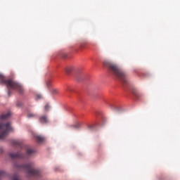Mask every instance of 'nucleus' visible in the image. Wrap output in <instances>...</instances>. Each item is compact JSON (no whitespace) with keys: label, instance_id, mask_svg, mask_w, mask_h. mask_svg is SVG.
I'll return each mask as SVG.
<instances>
[{"label":"nucleus","instance_id":"obj_14","mask_svg":"<svg viewBox=\"0 0 180 180\" xmlns=\"http://www.w3.org/2000/svg\"><path fill=\"white\" fill-rule=\"evenodd\" d=\"M51 92H52V94H53V95H57V94H58V89H53L52 91H51Z\"/></svg>","mask_w":180,"mask_h":180},{"label":"nucleus","instance_id":"obj_9","mask_svg":"<svg viewBox=\"0 0 180 180\" xmlns=\"http://www.w3.org/2000/svg\"><path fill=\"white\" fill-rule=\"evenodd\" d=\"M11 112H8L7 114L2 115L0 117L1 120H6V119H9L11 117Z\"/></svg>","mask_w":180,"mask_h":180},{"label":"nucleus","instance_id":"obj_19","mask_svg":"<svg viewBox=\"0 0 180 180\" xmlns=\"http://www.w3.org/2000/svg\"><path fill=\"white\" fill-rule=\"evenodd\" d=\"M4 152V149H2V148H0V153H3Z\"/></svg>","mask_w":180,"mask_h":180},{"label":"nucleus","instance_id":"obj_1","mask_svg":"<svg viewBox=\"0 0 180 180\" xmlns=\"http://www.w3.org/2000/svg\"><path fill=\"white\" fill-rule=\"evenodd\" d=\"M104 67L108 68L109 71L112 73L114 77H116L123 84H127V79H126V72L123 70L118 68L117 65L109 61H103Z\"/></svg>","mask_w":180,"mask_h":180},{"label":"nucleus","instance_id":"obj_18","mask_svg":"<svg viewBox=\"0 0 180 180\" xmlns=\"http://www.w3.org/2000/svg\"><path fill=\"white\" fill-rule=\"evenodd\" d=\"M73 127H75V129H78V127H79V124H76Z\"/></svg>","mask_w":180,"mask_h":180},{"label":"nucleus","instance_id":"obj_15","mask_svg":"<svg viewBox=\"0 0 180 180\" xmlns=\"http://www.w3.org/2000/svg\"><path fill=\"white\" fill-rule=\"evenodd\" d=\"M5 175H6V173H5L4 171L0 170V179L1 178H2L3 176H5Z\"/></svg>","mask_w":180,"mask_h":180},{"label":"nucleus","instance_id":"obj_7","mask_svg":"<svg viewBox=\"0 0 180 180\" xmlns=\"http://www.w3.org/2000/svg\"><path fill=\"white\" fill-rule=\"evenodd\" d=\"M40 123H49V119L47 118V116L43 115L39 117V119Z\"/></svg>","mask_w":180,"mask_h":180},{"label":"nucleus","instance_id":"obj_4","mask_svg":"<svg viewBox=\"0 0 180 180\" xmlns=\"http://www.w3.org/2000/svg\"><path fill=\"white\" fill-rule=\"evenodd\" d=\"M12 129L11 123L0 124V140H2L9 134V131Z\"/></svg>","mask_w":180,"mask_h":180},{"label":"nucleus","instance_id":"obj_6","mask_svg":"<svg viewBox=\"0 0 180 180\" xmlns=\"http://www.w3.org/2000/svg\"><path fill=\"white\" fill-rule=\"evenodd\" d=\"M12 143H13V146H15V147H20V148H23V143H22V141H18V140H13Z\"/></svg>","mask_w":180,"mask_h":180},{"label":"nucleus","instance_id":"obj_13","mask_svg":"<svg viewBox=\"0 0 180 180\" xmlns=\"http://www.w3.org/2000/svg\"><path fill=\"white\" fill-rule=\"evenodd\" d=\"M65 70L67 74H70V72L72 71V66L67 67Z\"/></svg>","mask_w":180,"mask_h":180},{"label":"nucleus","instance_id":"obj_5","mask_svg":"<svg viewBox=\"0 0 180 180\" xmlns=\"http://www.w3.org/2000/svg\"><path fill=\"white\" fill-rule=\"evenodd\" d=\"M10 157L11 158H25V155H23L20 153H11Z\"/></svg>","mask_w":180,"mask_h":180},{"label":"nucleus","instance_id":"obj_12","mask_svg":"<svg viewBox=\"0 0 180 180\" xmlns=\"http://www.w3.org/2000/svg\"><path fill=\"white\" fill-rule=\"evenodd\" d=\"M35 139L38 143H43V141H44V137L41 136H36Z\"/></svg>","mask_w":180,"mask_h":180},{"label":"nucleus","instance_id":"obj_2","mask_svg":"<svg viewBox=\"0 0 180 180\" xmlns=\"http://www.w3.org/2000/svg\"><path fill=\"white\" fill-rule=\"evenodd\" d=\"M0 82L7 86L8 89V96H11V89H14L15 91H18L20 94H23L24 89L22 85L12 79H5V77L1 74H0Z\"/></svg>","mask_w":180,"mask_h":180},{"label":"nucleus","instance_id":"obj_17","mask_svg":"<svg viewBox=\"0 0 180 180\" xmlns=\"http://www.w3.org/2000/svg\"><path fill=\"white\" fill-rule=\"evenodd\" d=\"M46 86H48V88H50V86H51V83L49 82H46Z\"/></svg>","mask_w":180,"mask_h":180},{"label":"nucleus","instance_id":"obj_10","mask_svg":"<svg viewBox=\"0 0 180 180\" xmlns=\"http://www.w3.org/2000/svg\"><path fill=\"white\" fill-rule=\"evenodd\" d=\"M27 155H34V154H36V150H34L32 148H28L27 150Z\"/></svg>","mask_w":180,"mask_h":180},{"label":"nucleus","instance_id":"obj_3","mask_svg":"<svg viewBox=\"0 0 180 180\" xmlns=\"http://www.w3.org/2000/svg\"><path fill=\"white\" fill-rule=\"evenodd\" d=\"M14 167L18 169H24L30 176H40V171L34 169V165L32 162L22 165L15 163Z\"/></svg>","mask_w":180,"mask_h":180},{"label":"nucleus","instance_id":"obj_20","mask_svg":"<svg viewBox=\"0 0 180 180\" xmlns=\"http://www.w3.org/2000/svg\"><path fill=\"white\" fill-rule=\"evenodd\" d=\"M41 97V96H38V98H40Z\"/></svg>","mask_w":180,"mask_h":180},{"label":"nucleus","instance_id":"obj_11","mask_svg":"<svg viewBox=\"0 0 180 180\" xmlns=\"http://www.w3.org/2000/svg\"><path fill=\"white\" fill-rule=\"evenodd\" d=\"M27 116L28 119H32L33 117H37V114H34V113L31 112H28L27 114Z\"/></svg>","mask_w":180,"mask_h":180},{"label":"nucleus","instance_id":"obj_16","mask_svg":"<svg viewBox=\"0 0 180 180\" xmlns=\"http://www.w3.org/2000/svg\"><path fill=\"white\" fill-rule=\"evenodd\" d=\"M49 109H50V105H49V104H46L44 107V110L46 112H47V110H49Z\"/></svg>","mask_w":180,"mask_h":180},{"label":"nucleus","instance_id":"obj_21","mask_svg":"<svg viewBox=\"0 0 180 180\" xmlns=\"http://www.w3.org/2000/svg\"><path fill=\"white\" fill-rule=\"evenodd\" d=\"M90 127H94L93 126Z\"/></svg>","mask_w":180,"mask_h":180},{"label":"nucleus","instance_id":"obj_8","mask_svg":"<svg viewBox=\"0 0 180 180\" xmlns=\"http://www.w3.org/2000/svg\"><path fill=\"white\" fill-rule=\"evenodd\" d=\"M132 94L135 96V98H136V99H140V98H141V96H143V94H140L139 92H138L136 90H134L132 91Z\"/></svg>","mask_w":180,"mask_h":180}]
</instances>
